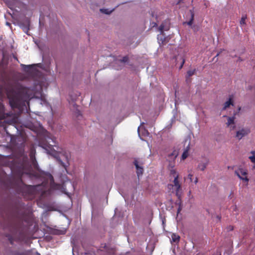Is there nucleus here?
<instances>
[{
  "instance_id": "f257e3e1",
  "label": "nucleus",
  "mask_w": 255,
  "mask_h": 255,
  "mask_svg": "<svg viewBox=\"0 0 255 255\" xmlns=\"http://www.w3.org/2000/svg\"><path fill=\"white\" fill-rule=\"evenodd\" d=\"M11 170L12 175L6 180L7 186L26 200L33 199L38 193L37 188L40 185H27L24 183L22 178L26 176L31 179H36L40 178L44 174L33 171L27 163L26 158L24 160H18Z\"/></svg>"
},
{
  "instance_id": "f03ea898",
  "label": "nucleus",
  "mask_w": 255,
  "mask_h": 255,
  "mask_svg": "<svg viewBox=\"0 0 255 255\" xmlns=\"http://www.w3.org/2000/svg\"><path fill=\"white\" fill-rule=\"evenodd\" d=\"M9 104L12 109L23 110L29 105L30 100L34 96L33 90L19 84L9 85L6 88Z\"/></svg>"
},
{
  "instance_id": "7ed1b4c3",
  "label": "nucleus",
  "mask_w": 255,
  "mask_h": 255,
  "mask_svg": "<svg viewBox=\"0 0 255 255\" xmlns=\"http://www.w3.org/2000/svg\"><path fill=\"white\" fill-rule=\"evenodd\" d=\"M25 222L28 226H32L33 220L31 217H15L13 219L11 223V232L12 236H6L10 243L12 245L14 240V238L18 234V237L19 239H23L24 238L23 232L25 230V228L23 227V224Z\"/></svg>"
},
{
  "instance_id": "20e7f679",
  "label": "nucleus",
  "mask_w": 255,
  "mask_h": 255,
  "mask_svg": "<svg viewBox=\"0 0 255 255\" xmlns=\"http://www.w3.org/2000/svg\"><path fill=\"white\" fill-rule=\"evenodd\" d=\"M43 147L48 151L49 154L55 157L61 165L64 167H65L62 160L68 161L70 154L67 151L56 145H52L45 144Z\"/></svg>"
},
{
  "instance_id": "39448f33",
  "label": "nucleus",
  "mask_w": 255,
  "mask_h": 255,
  "mask_svg": "<svg viewBox=\"0 0 255 255\" xmlns=\"http://www.w3.org/2000/svg\"><path fill=\"white\" fill-rule=\"evenodd\" d=\"M36 150L33 146L30 147L29 152L30 160L28 159L27 155H22L18 157L14 158L10 163V169H12L14 165L17 163L18 160H25V158H27V163L31 167L33 171L39 172L42 174H45L44 171H42L39 167L38 163L35 158Z\"/></svg>"
},
{
  "instance_id": "423d86ee",
  "label": "nucleus",
  "mask_w": 255,
  "mask_h": 255,
  "mask_svg": "<svg viewBox=\"0 0 255 255\" xmlns=\"http://www.w3.org/2000/svg\"><path fill=\"white\" fill-rule=\"evenodd\" d=\"M13 115V114L11 112L5 113L2 112H0V120H4L3 122H0V126L3 127V128H5V125L7 124L8 125L11 124L13 122V120H7V118L11 117Z\"/></svg>"
},
{
  "instance_id": "0eeeda50",
  "label": "nucleus",
  "mask_w": 255,
  "mask_h": 255,
  "mask_svg": "<svg viewBox=\"0 0 255 255\" xmlns=\"http://www.w3.org/2000/svg\"><path fill=\"white\" fill-rule=\"evenodd\" d=\"M235 173V174L237 175L241 180H242L243 182H246L247 185L248 184L249 179L247 176L248 171L246 169L241 168L238 170H236Z\"/></svg>"
},
{
  "instance_id": "6e6552de",
  "label": "nucleus",
  "mask_w": 255,
  "mask_h": 255,
  "mask_svg": "<svg viewBox=\"0 0 255 255\" xmlns=\"http://www.w3.org/2000/svg\"><path fill=\"white\" fill-rule=\"evenodd\" d=\"M168 186L174 187L176 192V195L177 196H179L180 195L182 188L181 183L179 180V175L175 176L173 181V184H169Z\"/></svg>"
},
{
  "instance_id": "1a4fd4ad",
  "label": "nucleus",
  "mask_w": 255,
  "mask_h": 255,
  "mask_svg": "<svg viewBox=\"0 0 255 255\" xmlns=\"http://www.w3.org/2000/svg\"><path fill=\"white\" fill-rule=\"evenodd\" d=\"M251 132L250 129L248 128H242L236 132V137L241 140L243 137L247 135Z\"/></svg>"
},
{
  "instance_id": "9d476101",
  "label": "nucleus",
  "mask_w": 255,
  "mask_h": 255,
  "mask_svg": "<svg viewBox=\"0 0 255 255\" xmlns=\"http://www.w3.org/2000/svg\"><path fill=\"white\" fill-rule=\"evenodd\" d=\"M133 164L136 168V172L138 177L139 178L140 176H141L143 172V163L139 161L137 159H135L133 162Z\"/></svg>"
},
{
  "instance_id": "9b49d317",
  "label": "nucleus",
  "mask_w": 255,
  "mask_h": 255,
  "mask_svg": "<svg viewBox=\"0 0 255 255\" xmlns=\"http://www.w3.org/2000/svg\"><path fill=\"white\" fill-rule=\"evenodd\" d=\"M8 63V58L4 54H2V58L0 62V71H4L7 68Z\"/></svg>"
},
{
  "instance_id": "f8f14e48",
  "label": "nucleus",
  "mask_w": 255,
  "mask_h": 255,
  "mask_svg": "<svg viewBox=\"0 0 255 255\" xmlns=\"http://www.w3.org/2000/svg\"><path fill=\"white\" fill-rule=\"evenodd\" d=\"M231 105H234V101H233V95L230 96L229 99L228 101L226 102L223 106L222 108V110H226L228 108H229Z\"/></svg>"
},
{
  "instance_id": "ddd939ff",
  "label": "nucleus",
  "mask_w": 255,
  "mask_h": 255,
  "mask_svg": "<svg viewBox=\"0 0 255 255\" xmlns=\"http://www.w3.org/2000/svg\"><path fill=\"white\" fill-rule=\"evenodd\" d=\"M178 155V152L174 150L171 153L168 155L167 160L169 161L170 163H172V161H174Z\"/></svg>"
},
{
  "instance_id": "4468645a",
  "label": "nucleus",
  "mask_w": 255,
  "mask_h": 255,
  "mask_svg": "<svg viewBox=\"0 0 255 255\" xmlns=\"http://www.w3.org/2000/svg\"><path fill=\"white\" fill-rule=\"evenodd\" d=\"M209 164V160L206 159L205 161H201L199 163L197 166V169L200 170L201 171H204L206 168L207 165Z\"/></svg>"
},
{
  "instance_id": "2eb2a0df",
  "label": "nucleus",
  "mask_w": 255,
  "mask_h": 255,
  "mask_svg": "<svg viewBox=\"0 0 255 255\" xmlns=\"http://www.w3.org/2000/svg\"><path fill=\"white\" fill-rule=\"evenodd\" d=\"M169 166L171 167L170 170V175H172L174 178L176 175H179L178 173L177 172L176 170L173 168L174 166V163H170Z\"/></svg>"
},
{
  "instance_id": "dca6fc26",
  "label": "nucleus",
  "mask_w": 255,
  "mask_h": 255,
  "mask_svg": "<svg viewBox=\"0 0 255 255\" xmlns=\"http://www.w3.org/2000/svg\"><path fill=\"white\" fill-rule=\"evenodd\" d=\"M189 150V144L188 145L182 154V159H185L188 156V151Z\"/></svg>"
},
{
  "instance_id": "f3484780",
  "label": "nucleus",
  "mask_w": 255,
  "mask_h": 255,
  "mask_svg": "<svg viewBox=\"0 0 255 255\" xmlns=\"http://www.w3.org/2000/svg\"><path fill=\"white\" fill-rule=\"evenodd\" d=\"M172 241L175 243L179 242L180 240V236L176 234H172L171 235Z\"/></svg>"
},
{
  "instance_id": "a211bd4d",
  "label": "nucleus",
  "mask_w": 255,
  "mask_h": 255,
  "mask_svg": "<svg viewBox=\"0 0 255 255\" xmlns=\"http://www.w3.org/2000/svg\"><path fill=\"white\" fill-rule=\"evenodd\" d=\"M235 119L234 117H228V121L227 123V126H230L231 125H234L235 124Z\"/></svg>"
},
{
  "instance_id": "6ab92c4d",
  "label": "nucleus",
  "mask_w": 255,
  "mask_h": 255,
  "mask_svg": "<svg viewBox=\"0 0 255 255\" xmlns=\"http://www.w3.org/2000/svg\"><path fill=\"white\" fill-rule=\"evenodd\" d=\"M191 12V18L190 20L187 22V24L188 25H192L193 20H194V12L192 10H190Z\"/></svg>"
},
{
  "instance_id": "aec40b11",
  "label": "nucleus",
  "mask_w": 255,
  "mask_h": 255,
  "mask_svg": "<svg viewBox=\"0 0 255 255\" xmlns=\"http://www.w3.org/2000/svg\"><path fill=\"white\" fill-rule=\"evenodd\" d=\"M157 38L158 40V43L160 45H164L166 43V42L165 41V39L164 38H163L161 35H158Z\"/></svg>"
},
{
  "instance_id": "412c9836",
  "label": "nucleus",
  "mask_w": 255,
  "mask_h": 255,
  "mask_svg": "<svg viewBox=\"0 0 255 255\" xmlns=\"http://www.w3.org/2000/svg\"><path fill=\"white\" fill-rule=\"evenodd\" d=\"M196 72V69H194L193 70H188L187 72V78H189L190 77L193 76L195 74Z\"/></svg>"
},
{
  "instance_id": "4be33fe9",
  "label": "nucleus",
  "mask_w": 255,
  "mask_h": 255,
  "mask_svg": "<svg viewBox=\"0 0 255 255\" xmlns=\"http://www.w3.org/2000/svg\"><path fill=\"white\" fill-rule=\"evenodd\" d=\"M247 18V16L246 15H243L241 19L240 20V24L241 25L246 24V20Z\"/></svg>"
},
{
  "instance_id": "5701e85b",
  "label": "nucleus",
  "mask_w": 255,
  "mask_h": 255,
  "mask_svg": "<svg viewBox=\"0 0 255 255\" xmlns=\"http://www.w3.org/2000/svg\"><path fill=\"white\" fill-rule=\"evenodd\" d=\"M10 255H24L23 253L19 252V251H12L10 253Z\"/></svg>"
},
{
  "instance_id": "b1692460",
  "label": "nucleus",
  "mask_w": 255,
  "mask_h": 255,
  "mask_svg": "<svg viewBox=\"0 0 255 255\" xmlns=\"http://www.w3.org/2000/svg\"><path fill=\"white\" fill-rule=\"evenodd\" d=\"M113 10L114 9L111 10H109L108 9H101V11L105 14H110Z\"/></svg>"
},
{
  "instance_id": "393cba45",
  "label": "nucleus",
  "mask_w": 255,
  "mask_h": 255,
  "mask_svg": "<svg viewBox=\"0 0 255 255\" xmlns=\"http://www.w3.org/2000/svg\"><path fill=\"white\" fill-rule=\"evenodd\" d=\"M128 56L123 57V58L120 60V61L123 63L128 62Z\"/></svg>"
},
{
  "instance_id": "a878e982",
  "label": "nucleus",
  "mask_w": 255,
  "mask_h": 255,
  "mask_svg": "<svg viewBox=\"0 0 255 255\" xmlns=\"http://www.w3.org/2000/svg\"><path fill=\"white\" fill-rule=\"evenodd\" d=\"M164 29V26L163 24H161L159 27V30L161 32V35L163 33V31Z\"/></svg>"
},
{
  "instance_id": "bb28decb",
  "label": "nucleus",
  "mask_w": 255,
  "mask_h": 255,
  "mask_svg": "<svg viewBox=\"0 0 255 255\" xmlns=\"http://www.w3.org/2000/svg\"><path fill=\"white\" fill-rule=\"evenodd\" d=\"M249 158L250 159L251 161L252 162V163H255V155H253L252 156H250L249 157Z\"/></svg>"
},
{
  "instance_id": "cd10ccee",
  "label": "nucleus",
  "mask_w": 255,
  "mask_h": 255,
  "mask_svg": "<svg viewBox=\"0 0 255 255\" xmlns=\"http://www.w3.org/2000/svg\"><path fill=\"white\" fill-rule=\"evenodd\" d=\"M184 63H185V59L184 58H182V62L181 63V65H180L179 68V70H180L182 68Z\"/></svg>"
},
{
  "instance_id": "c85d7f7f",
  "label": "nucleus",
  "mask_w": 255,
  "mask_h": 255,
  "mask_svg": "<svg viewBox=\"0 0 255 255\" xmlns=\"http://www.w3.org/2000/svg\"><path fill=\"white\" fill-rule=\"evenodd\" d=\"M234 230V227L233 226H229L227 227L228 231H232Z\"/></svg>"
},
{
  "instance_id": "c756f323",
  "label": "nucleus",
  "mask_w": 255,
  "mask_h": 255,
  "mask_svg": "<svg viewBox=\"0 0 255 255\" xmlns=\"http://www.w3.org/2000/svg\"><path fill=\"white\" fill-rule=\"evenodd\" d=\"M181 210H182V205H181V204L180 203L179 207L177 210V214H178L181 212Z\"/></svg>"
},
{
  "instance_id": "7c9ffc66",
  "label": "nucleus",
  "mask_w": 255,
  "mask_h": 255,
  "mask_svg": "<svg viewBox=\"0 0 255 255\" xmlns=\"http://www.w3.org/2000/svg\"><path fill=\"white\" fill-rule=\"evenodd\" d=\"M21 66L23 67H24L25 68H27V69H30L32 66V65H25L22 64Z\"/></svg>"
},
{
  "instance_id": "2f4dec72",
  "label": "nucleus",
  "mask_w": 255,
  "mask_h": 255,
  "mask_svg": "<svg viewBox=\"0 0 255 255\" xmlns=\"http://www.w3.org/2000/svg\"><path fill=\"white\" fill-rule=\"evenodd\" d=\"M192 176L193 175L191 174H189V175H188V178L190 179L191 181H192Z\"/></svg>"
},
{
  "instance_id": "473e14b6",
  "label": "nucleus",
  "mask_w": 255,
  "mask_h": 255,
  "mask_svg": "<svg viewBox=\"0 0 255 255\" xmlns=\"http://www.w3.org/2000/svg\"><path fill=\"white\" fill-rule=\"evenodd\" d=\"M235 125H234L233 126H231L230 127L231 130H233V129H235Z\"/></svg>"
},
{
  "instance_id": "72a5a7b5",
  "label": "nucleus",
  "mask_w": 255,
  "mask_h": 255,
  "mask_svg": "<svg viewBox=\"0 0 255 255\" xmlns=\"http://www.w3.org/2000/svg\"><path fill=\"white\" fill-rule=\"evenodd\" d=\"M251 153L253 155H255V150H252L251 151Z\"/></svg>"
},
{
  "instance_id": "f704fd0d",
  "label": "nucleus",
  "mask_w": 255,
  "mask_h": 255,
  "mask_svg": "<svg viewBox=\"0 0 255 255\" xmlns=\"http://www.w3.org/2000/svg\"><path fill=\"white\" fill-rule=\"evenodd\" d=\"M255 169V162L254 163V165H253V166L252 167V170H254Z\"/></svg>"
},
{
  "instance_id": "c9c22d12",
  "label": "nucleus",
  "mask_w": 255,
  "mask_h": 255,
  "mask_svg": "<svg viewBox=\"0 0 255 255\" xmlns=\"http://www.w3.org/2000/svg\"><path fill=\"white\" fill-rule=\"evenodd\" d=\"M198 178H197V177H196V179H195V181H194V183H195V184H197V182H198Z\"/></svg>"
},
{
  "instance_id": "e433bc0d",
  "label": "nucleus",
  "mask_w": 255,
  "mask_h": 255,
  "mask_svg": "<svg viewBox=\"0 0 255 255\" xmlns=\"http://www.w3.org/2000/svg\"><path fill=\"white\" fill-rule=\"evenodd\" d=\"M3 105L1 103H0V108H3Z\"/></svg>"
},
{
  "instance_id": "4c0bfd02",
  "label": "nucleus",
  "mask_w": 255,
  "mask_h": 255,
  "mask_svg": "<svg viewBox=\"0 0 255 255\" xmlns=\"http://www.w3.org/2000/svg\"><path fill=\"white\" fill-rule=\"evenodd\" d=\"M35 255H40V254L39 253H38V252H36L35 254Z\"/></svg>"
},
{
  "instance_id": "58836bf2",
  "label": "nucleus",
  "mask_w": 255,
  "mask_h": 255,
  "mask_svg": "<svg viewBox=\"0 0 255 255\" xmlns=\"http://www.w3.org/2000/svg\"><path fill=\"white\" fill-rule=\"evenodd\" d=\"M139 127L138 128V134L139 135Z\"/></svg>"
},
{
  "instance_id": "ea45409f",
  "label": "nucleus",
  "mask_w": 255,
  "mask_h": 255,
  "mask_svg": "<svg viewBox=\"0 0 255 255\" xmlns=\"http://www.w3.org/2000/svg\"><path fill=\"white\" fill-rule=\"evenodd\" d=\"M145 131L146 132V133H147V134H149V133L148 132L147 130H145Z\"/></svg>"
},
{
  "instance_id": "a19ab883",
  "label": "nucleus",
  "mask_w": 255,
  "mask_h": 255,
  "mask_svg": "<svg viewBox=\"0 0 255 255\" xmlns=\"http://www.w3.org/2000/svg\"><path fill=\"white\" fill-rule=\"evenodd\" d=\"M6 24H7V25H9V23H8V22H6Z\"/></svg>"
}]
</instances>
